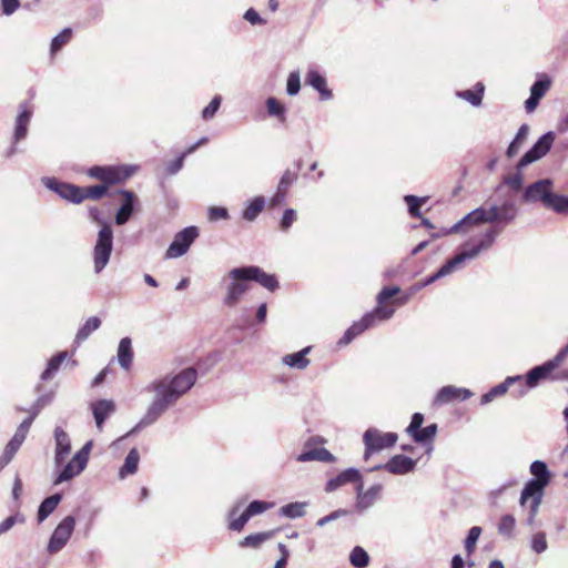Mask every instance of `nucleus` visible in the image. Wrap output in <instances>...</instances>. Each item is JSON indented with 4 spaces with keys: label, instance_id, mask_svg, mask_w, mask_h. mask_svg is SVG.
Instances as JSON below:
<instances>
[{
    "label": "nucleus",
    "instance_id": "1",
    "mask_svg": "<svg viewBox=\"0 0 568 568\" xmlns=\"http://www.w3.org/2000/svg\"><path fill=\"white\" fill-rule=\"evenodd\" d=\"M501 229H499L498 226H493L481 235L477 243H465L462 246V251L458 254H456L453 258L448 260L435 273L427 276L423 281L414 284L412 290L419 291L435 283L436 281L452 274L454 271L460 268L466 261L476 258L483 251H487L494 245L496 237L499 235Z\"/></svg>",
    "mask_w": 568,
    "mask_h": 568
},
{
    "label": "nucleus",
    "instance_id": "2",
    "mask_svg": "<svg viewBox=\"0 0 568 568\" xmlns=\"http://www.w3.org/2000/svg\"><path fill=\"white\" fill-rule=\"evenodd\" d=\"M89 216L102 225L93 248V268L97 274H100L108 265L112 254L113 231L111 225L102 220L101 211L98 207H90Z\"/></svg>",
    "mask_w": 568,
    "mask_h": 568
},
{
    "label": "nucleus",
    "instance_id": "3",
    "mask_svg": "<svg viewBox=\"0 0 568 568\" xmlns=\"http://www.w3.org/2000/svg\"><path fill=\"white\" fill-rule=\"evenodd\" d=\"M197 372L193 367L182 369L174 376L156 379L148 386V390H161L174 403L186 394L195 384Z\"/></svg>",
    "mask_w": 568,
    "mask_h": 568
},
{
    "label": "nucleus",
    "instance_id": "4",
    "mask_svg": "<svg viewBox=\"0 0 568 568\" xmlns=\"http://www.w3.org/2000/svg\"><path fill=\"white\" fill-rule=\"evenodd\" d=\"M555 133L552 131L546 132L542 134L535 143L534 145L521 156V159L517 163V172L511 175H507L504 178V183L508 185L514 191H519L523 187V174L521 170L538 161L542 156H545L554 141H555Z\"/></svg>",
    "mask_w": 568,
    "mask_h": 568
},
{
    "label": "nucleus",
    "instance_id": "5",
    "mask_svg": "<svg viewBox=\"0 0 568 568\" xmlns=\"http://www.w3.org/2000/svg\"><path fill=\"white\" fill-rule=\"evenodd\" d=\"M395 313L393 307L377 305L373 311L367 312L359 321L354 322L338 341L339 346L348 345L356 336L364 333L376 324V321H387Z\"/></svg>",
    "mask_w": 568,
    "mask_h": 568
},
{
    "label": "nucleus",
    "instance_id": "6",
    "mask_svg": "<svg viewBox=\"0 0 568 568\" xmlns=\"http://www.w3.org/2000/svg\"><path fill=\"white\" fill-rule=\"evenodd\" d=\"M529 470L534 478L529 479L521 490L519 499L521 507L526 506L530 496L544 497L545 488L549 485L551 478L548 466L542 460L532 462L530 464Z\"/></svg>",
    "mask_w": 568,
    "mask_h": 568
},
{
    "label": "nucleus",
    "instance_id": "7",
    "mask_svg": "<svg viewBox=\"0 0 568 568\" xmlns=\"http://www.w3.org/2000/svg\"><path fill=\"white\" fill-rule=\"evenodd\" d=\"M244 503L245 498L237 501L227 513V517L230 519L229 529L232 531L240 532L253 516L263 514L273 507V503L253 500L248 504L246 509L237 518H235Z\"/></svg>",
    "mask_w": 568,
    "mask_h": 568
},
{
    "label": "nucleus",
    "instance_id": "8",
    "mask_svg": "<svg viewBox=\"0 0 568 568\" xmlns=\"http://www.w3.org/2000/svg\"><path fill=\"white\" fill-rule=\"evenodd\" d=\"M227 277L230 278V283L225 287L223 304L227 307H234L250 290V280L247 278L244 266L232 268L227 273Z\"/></svg>",
    "mask_w": 568,
    "mask_h": 568
},
{
    "label": "nucleus",
    "instance_id": "9",
    "mask_svg": "<svg viewBox=\"0 0 568 568\" xmlns=\"http://www.w3.org/2000/svg\"><path fill=\"white\" fill-rule=\"evenodd\" d=\"M155 396L140 422L126 434L131 436L140 429L153 425L175 403L161 390H152Z\"/></svg>",
    "mask_w": 568,
    "mask_h": 568
},
{
    "label": "nucleus",
    "instance_id": "10",
    "mask_svg": "<svg viewBox=\"0 0 568 568\" xmlns=\"http://www.w3.org/2000/svg\"><path fill=\"white\" fill-rule=\"evenodd\" d=\"M91 448L92 442L89 440L65 465L60 466V470L54 479V485H60L80 475L88 465Z\"/></svg>",
    "mask_w": 568,
    "mask_h": 568
},
{
    "label": "nucleus",
    "instance_id": "11",
    "mask_svg": "<svg viewBox=\"0 0 568 568\" xmlns=\"http://www.w3.org/2000/svg\"><path fill=\"white\" fill-rule=\"evenodd\" d=\"M556 193L552 192V181L541 179L529 184L523 193L524 203L540 202L546 209L551 207Z\"/></svg>",
    "mask_w": 568,
    "mask_h": 568
},
{
    "label": "nucleus",
    "instance_id": "12",
    "mask_svg": "<svg viewBox=\"0 0 568 568\" xmlns=\"http://www.w3.org/2000/svg\"><path fill=\"white\" fill-rule=\"evenodd\" d=\"M41 182L47 189L54 192L65 201H69L73 204H80L84 201L81 186L68 182H62L57 178L50 176L42 178Z\"/></svg>",
    "mask_w": 568,
    "mask_h": 568
},
{
    "label": "nucleus",
    "instance_id": "13",
    "mask_svg": "<svg viewBox=\"0 0 568 568\" xmlns=\"http://www.w3.org/2000/svg\"><path fill=\"white\" fill-rule=\"evenodd\" d=\"M199 234L196 226H187L178 232L166 250L165 257L178 258L184 255L197 239Z\"/></svg>",
    "mask_w": 568,
    "mask_h": 568
},
{
    "label": "nucleus",
    "instance_id": "14",
    "mask_svg": "<svg viewBox=\"0 0 568 568\" xmlns=\"http://www.w3.org/2000/svg\"><path fill=\"white\" fill-rule=\"evenodd\" d=\"M75 527V518L71 515L64 517L53 530L49 542L48 551L50 554L59 552L71 538Z\"/></svg>",
    "mask_w": 568,
    "mask_h": 568
},
{
    "label": "nucleus",
    "instance_id": "15",
    "mask_svg": "<svg viewBox=\"0 0 568 568\" xmlns=\"http://www.w3.org/2000/svg\"><path fill=\"white\" fill-rule=\"evenodd\" d=\"M481 223H493L491 221V210L486 209L485 206H479L468 214H466L462 220L455 223L449 229H443L439 234H433V237L445 236L454 233H458L466 225H477Z\"/></svg>",
    "mask_w": 568,
    "mask_h": 568
},
{
    "label": "nucleus",
    "instance_id": "16",
    "mask_svg": "<svg viewBox=\"0 0 568 568\" xmlns=\"http://www.w3.org/2000/svg\"><path fill=\"white\" fill-rule=\"evenodd\" d=\"M398 436L396 433H382L377 428H368L363 435V443L371 450L381 452L396 444Z\"/></svg>",
    "mask_w": 568,
    "mask_h": 568
},
{
    "label": "nucleus",
    "instance_id": "17",
    "mask_svg": "<svg viewBox=\"0 0 568 568\" xmlns=\"http://www.w3.org/2000/svg\"><path fill=\"white\" fill-rule=\"evenodd\" d=\"M416 460L405 456V455H395L387 463L376 465L368 469V471H376L379 469L387 470L394 475H405L415 469Z\"/></svg>",
    "mask_w": 568,
    "mask_h": 568
},
{
    "label": "nucleus",
    "instance_id": "18",
    "mask_svg": "<svg viewBox=\"0 0 568 568\" xmlns=\"http://www.w3.org/2000/svg\"><path fill=\"white\" fill-rule=\"evenodd\" d=\"M54 437V466L60 467L65 462L71 453V438L69 434L60 426H57L53 432Z\"/></svg>",
    "mask_w": 568,
    "mask_h": 568
},
{
    "label": "nucleus",
    "instance_id": "19",
    "mask_svg": "<svg viewBox=\"0 0 568 568\" xmlns=\"http://www.w3.org/2000/svg\"><path fill=\"white\" fill-rule=\"evenodd\" d=\"M88 175L101 181L102 184L110 185L122 182L130 174L128 172L123 174L120 169L112 166L94 165L88 170Z\"/></svg>",
    "mask_w": 568,
    "mask_h": 568
},
{
    "label": "nucleus",
    "instance_id": "20",
    "mask_svg": "<svg viewBox=\"0 0 568 568\" xmlns=\"http://www.w3.org/2000/svg\"><path fill=\"white\" fill-rule=\"evenodd\" d=\"M491 221L497 224H509L517 217L518 209L513 201H505L501 205L493 204Z\"/></svg>",
    "mask_w": 568,
    "mask_h": 568
},
{
    "label": "nucleus",
    "instance_id": "21",
    "mask_svg": "<svg viewBox=\"0 0 568 568\" xmlns=\"http://www.w3.org/2000/svg\"><path fill=\"white\" fill-rule=\"evenodd\" d=\"M473 396V393L468 388L456 387V386H444L442 387L434 399L435 405L448 404L453 400L460 399L466 400Z\"/></svg>",
    "mask_w": 568,
    "mask_h": 568
},
{
    "label": "nucleus",
    "instance_id": "22",
    "mask_svg": "<svg viewBox=\"0 0 568 568\" xmlns=\"http://www.w3.org/2000/svg\"><path fill=\"white\" fill-rule=\"evenodd\" d=\"M247 278L261 284L266 290L274 292L278 287V281L275 275L265 273L255 265L244 266Z\"/></svg>",
    "mask_w": 568,
    "mask_h": 568
},
{
    "label": "nucleus",
    "instance_id": "23",
    "mask_svg": "<svg viewBox=\"0 0 568 568\" xmlns=\"http://www.w3.org/2000/svg\"><path fill=\"white\" fill-rule=\"evenodd\" d=\"M361 478V471L357 468L351 467L341 471L337 476L327 480L325 485L326 493H333L339 487L358 481Z\"/></svg>",
    "mask_w": 568,
    "mask_h": 568
},
{
    "label": "nucleus",
    "instance_id": "24",
    "mask_svg": "<svg viewBox=\"0 0 568 568\" xmlns=\"http://www.w3.org/2000/svg\"><path fill=\"white\" fill-rule=\"evenodd\" d=\"M383 485L374 484L368 489L365 490V494L361 495V500H356L355 509L358 513H363L375 505L382 498Z\"/></svg>",
    "mask_w": 568,
    "mask_h": 568
},
{
    "label": "nucleus",
    "instance_id": "25",
    "mask_svg": "<svg viewBox=\"0 0 568 568\" xmlns=\"http://www.w3.org/2000/svg\"><path fill=\"white\" fill-rule=\"evenodd\" d=\"M119 193L125 199L115 214V224L124 225L133 214L135 195L128 190H120Z\"/></svg>",
    "mask_w": 568,
    "mask_h": 568
},
{
    "label": "nucleus",
    "instance_id": "26",
    "mask_svg": "<svg viewBox=\"0 0 568 568\" xmlns=\"http://www.w3.org/2000/svg\"><path fill=\"white\" fill-rule=\"evenodd\" d=\"M306 84L315 89L323 100H331L333 98L332 91L327 88L326 79L317 70L310 69L306 79Z\"/></svg>",
    "mask_w": 568,
    "mask_h": 568
},
{
    "label": "nucleus",
    "instance_id": "27",
    "mask_svg": "<svg viewBox=\"0 0 568 568\" xmlns=\"http://www.w3.org/2000/svg\"><path fill=\"white\" fill-rule=\"evenodd\" d=\"M523 377L520 375L508 376L503 383L491 387L487 393H485L480 398L481 405H487L493 402L496 397L503 396L506 394L508 388L515 383H521Z\"/></svg>",
    "mask_w": 568,
    "mask_h": 568
},
{
    "label": "nucleus",
    "instance_id": "28",
    "mask_svg": "<svg viewBox=\"0 0 568 568\" xmlns=\"http://www.w3.org/2000/svg\"><path fill=\"white\" fill-rule=\"evenodd\" d=\"M115 410V405L109 399H99L92 404V413L97 427L102 428L105 419Z\"/></svg>",
    "mask_w": 568,
    "mask_h": 568
},
{
    "label": "nucleus",
    "instance_id": "29",
    "mask_svg": "<svg viewBox=\"0 0 568 568\" xmlns=\"http://www.w3.org/2000/svg\"><path fill=\"white\" fill-rule=\"evenodd\" d=\"M311 351L312 346H306L296 353L287 354L282 358V363L291 368L303 371L310 365L306 356Z\"/></svg>",
    "mask_w": 568,
    "mask_h": 568
},
{
    "label": "nucleus",
    "instance_id": "30",
    "mask_svg": "<svg viewBox=\"0 0 568 568\" xmlns=\"http://www.w3.org/2000/svg\"><path fill=\"white\" fill-rule=\"evenodd\" d=\"M21 111L16 120V128L13 133V143L19 142L24 139L28 133V124L32 116V111L27 108V105H20Z\"/></svg>",
    "mask_w": 568,
    "mask_h": 568
},
{
    "label": "nucleus",
    "instance_id": "31",
    "mask_svg": "<svg viewBox=\"0 0 568 568\" xmlns=\"http://www.w3.org/2000/svg\"><path fill=\"white\" fill-rule=\"evenodd\" d=\"M118 362L119 365L128 371L132 366L133 362V349H132V342L130 337H123L118 346Z\"/></svg>",
    "mask_w": 568,
    "mask_h": 568
},
{
    "label": "nucleus",
    "instance_id": "32",
    "mask_svg": "<svg viewBox=\"0 0 568 568\" xmlns=\"http://www.w3.org/2000/svg\"><path fill=\"white\" fill-rule=\"evenodd\" d=\"M335 459V456L326 448L306 449L297 456V460L303 463L311 460L333 463Z\"/></svg>",
    "mask_w": 568,
    "mask_h": 568
},
{
    "label": "nucleus",
    "instance_id": "33",
    "mask_svg": "<svg viewBox=\"0 0 568 568\" xmlns=\"http://www.w3.org/2000/svg\"><path fill=\"white\" fill-rule=\"evenodd\" d=\"M61 500L62 495L59 493L44 498L38 508V521H44L55 510Z\"/></svg>",
    "mask_w": 568,
    "mask_h": 568
},
{
    "label": "nucleus",
    "instance_id": "34",
    "mask_svg": "<svg viewBox=\"0 0 568 568\" xmlns=\"http://www.w3.org/2000/svg\"><path fill=\"white\" fill-rule=\"evenodd\" d=\"M551 372L552 368L548 366L547 362L532 367L526 375V387L535 388L540 383V381L546 378Z\"/></svg>",
    "mask_w": 568,
    "mask_h": 568
},
{
    "label": "nucleus",
    "instance_id": "35",
    "mask_svg": "<svg viewBox=\"0 0 568 568\" xmlns=\"http://www.w3.org/2000/svg\"><path fill=\"white\" fill-rule=\"evenodd\" d=\"M265 206V199L262 195L255 196L251 200L244 210L242 211L243 220L247 222H253L257 219V216L262 213Z\"/></svg>",
    "mask_w": 568,
    "mask_h": 568
},
{
    "label": "nucleus",
    "instance_id": "36",
    "mask_svg": "<svg viewBox=\"0 0 568 568\" xmlns=\"http://www.w3.org/2000/svg\"><path fill=\"white\" fill-rule=\"evenodd\" d=\"M308 506V503L306 501H295L290 503L284 506H282L278 510L280 516L290 518V519H296L305 516L306 514V507Z\"/></svg>",
    "mask_w": 568,
    "mask_h": 568
},
{
    "label": "nucleus",
    "instance_id": "37",
    "mask_svg": "<svg viewBox=\"0 0 568 568\" xmlns=\"http://www.w3.org/2000/svg\"><path fill=\"white\" fill-rule=\"evenodd\" d=\"M140 455L136 448L130 449L122 467L119 470V476L125 478L128 475H133L138 470Z\"/></svg>",
    "mask_w": 568,
    "mask_h": 568
},
{
    "label": "nucleus",
    "instance_id": "38",
    "mask_svg": "<svg viewBox=\"0 0 568 568\" xmlns=\"http://www.w3.org/2000/svg\"><path fill=\"white\" fill-rule=\"evenodd\" d=\"M438 427L437 424H430L426 427H420L418 430H416L413 434H409V436L413 438V440L417 444L427 445L432 444L436 434H437Z\"/></svg>",
    "mask_w": 568,
    "mask_h": 568
},
{
    "label": "nucleus",
    "instance_id": "39",
    "mask_svg": "<svg viewBox=\"0 0 568 568\" xmlns=\"http://www.w3.org/2000/svg\"><path fill=\"white\" fill-rule=\"evenodd\" d=\"M485 87L481 82L476 83L475 90L457 91L456 95L469 102L473 106H479L483 101Z\"/></svg>",
    "mask_w": 568,
    "mask_h": 568
},
{
    "label": "nucleus",
    "instance_id": "40",
    "mask_svg": "<svg viewBox=\"0 0 568 568\" xmlns=\"http://www.w3.org/2000/svg\"><path fill=\"white\" fill-rule=\"evenodd\" d=\"M68 352H59L53 357H51L48 362L47 368L41 374L42 381L51 379L54 374L60 369L61 364L67 359Z\"/></svg>",
    "mask_w": 568,
    "mask_h": 568
},
{
    "label": "nucleus",
    "instance_id": "41",
    "mask_svg": "<svg viewBox=\"0 0 568 568\" xmlns=\"http://www.w3.org/2000/svg\"><path fill=\"white\" fill-rule=\"evenodd\" d=\"M273 531L256 532L244 537L240 540L239 546L242 548L257 549L263 542L273 537Z\"/></svg>",
    "mask_w": 568,
    "mask_h": 568
},
{
    "label": "nucleus",
    "instance_id": "42",
    "mask_svg": "<svg viewBox=\"0 0 568 568\" xmlns=\"http://www.w3.org/2000/svg\"><path fill=\"white\" fill-rule=\"evenodd\" d=\"M101 326V320L98 316H92L79 328L75 335V343L84 342L94 331Z\"/></svg>",
    "mask_w": 568,
    "mask_h": 568
},
{
    "label": "nucleus",
    "instance_id": "43",
    "mask_svg": "<svg viewBox=\"0 0 568 568\" xmlns=\"http://www.w3.org/2000/svg\"><path fill=\"white\" fill-rule=\"evenodd\" d=\"M349 562L355 568H366L369 564V556L363 547L355 546L349 554Z\"/></svg>",
    "mask_w": 568,
    "mask_h": 568
},
{
    "label": "nucleus",
    "instance_id": "44",
    "mask_svg": "<svg viewBox=\"0 0 568 568\" xmlns=\"http://www.w3.org/2000/svg\"><path fill=\"white\" fill-rule=\"evenodd\" d=\"M528 130L529 129L527 124H523L518 129L515 139L510 142V144L507 148L506 154L508 158H514L518 153L523 141L526 139L528 134Z\"/></svg>",
    "mask_w": 568,
    "mask_h": 568
},
{
    "label": "nucleus",
    "instance_id": "45",
    "mask_svg": "<svg viewBox=\"0 0 568 568\" xmlns=\"http://www.w3.org/2000/svg\"><path fill=\"white\" fill-rule=\"evenodd\" d=\"M72 37V29L71 28H64L59 34H57L52 41L50 51L52 54L61 50V48L67 44Z\"/></svg>",
    "mask_w": 568,
    "mask_h": 568
},
{
    "label": "nucleus",
    "instance_id": "46",
    "mask_svg": "<svg viewBox=\"0 0 568 568\" xmlns=\"http://www.w3.org/2000/svg\"><path fill=\"white\" fill-rule=\"evenodd\" d=\"M516 525V519L513 515L507 514L501 516L498 524V532L507 538L513 537V531Z\"/></svg>",
    "mask_w": 568,
    "mask_h": 568
},
{
    "label": "nucleus",
    "instance_id": "47",
    "mask_svg": "<svg viewBox=\"0 0 568 568\" xmlns=\"http://www.w3.org/2000/svg\"><path fill=\"white\" fill-rule=\"evenodd\" d=\"M481 528L479 526H474L468 530L467 537L464 541V547L467 552V556H470L476 548V544L478 538L480 537Z\"/></svg>",
    "mask_w": 568,
    "mask_h": 568
},
{
    "label": "nucleus",
    "instance_id": "48",
    "mask_svg": "<svg viewBox=\"0 0 568 568\" xmlns=\"http://www.w3.org/2000/svg\"><path fill=\"white\" fill-rule=\"evenodd\" d=\"M404 201L408 206V213L413 217L420 216V206L427 201V197H418L416 195H405Z\"/></svg>",
    "mask_w": 568,
    "mask_h": 568
},
{
    "label": "nucleus",
    "instance_id": "49",
    "mask_svg": "<svg viewBox=\"0 0 568 568\" xmlns=\"http://www.w3.org/2000/svg\"><path fill=\"white\" fill-rule=\"evenodd\" d=\"M108 186L109 185H105V184H98V185L89 186L87 189L82 187V196H84V200L85 199L100 200L103 195L106 194Z\"/></svg>",
    "mask_w": 568,
    "mask_h": 568
},
{
    "label": "nucleus",
    "instance_id": "50",
    "mask_svg": "<svg viewBox=\"0 0 568 568\" xmlns=\"http://www.w3.org/2000/svg\"><path fill=\"white\" fill-rule=\"evenodd\" d=\"M542 497L541 496H530L529 500L527 501L526 506L528 505L529 513L526 518V523L528 526H532L536 519V516L539 510V506L541 504Z\"/></svg>",
    "mask_w": 568,
    "mask_h": 568
},
{
    "label": "nucleus",
    "instance_id": "51",
    "mask_svg": "<svg viewBox=\"0 0 568 568\" xmlns=\"http://www.w3.org/2000/svg\"><path fill=\"white\" fill-rule=\"evenodd\" d=\"M549 87L550 80L548 77L545 75L541 79H538L537 81L534 82V84L530 88V94L541 99L548 91Z\"/></svg>",
    "mask_w": 568,
    "mask_h": 568
},
{
    "label": "nucleus",
    "instance_id": "52",
    "mask_svg": "<svg viewBox=\"0 0 568 568\" xmlns=\"http://www.w3.org/2000/svg\"><path fill=\"white\" fill-rule=\"evenodd\" d=\"M266 109L270 115L284 120L285 106L277 99L270 97L266 100Z\"/></svg>",
    "mask_w": 568,
    "mask_h": 568
},
{
    "label": "nucleus",
    "instance_id": "53",
    "mask_svg": "<svg viewBox=\"0 0 568 568\" xmlns=\"http://www.w3.org/2000/svg\"><path fill=\"white\" fill-rule=\"evenodd\" d=\"M19 446L9 442L6 447H4V450L2 453V455L0 456V471L12 460V458L14 457L16 453L19 450Z\"/></svg>",
    "mask_w": 568,
    "mask_h": 568
},
{
    "label": "nucleus",
    "instance_id": "54",
    "mask_svg": "<svg viewBox=\"0 0 568 568\" xmlns=\"http://www.w3.org/2000/svg\"><path fill=\"white\" fill-rule=\"evenodd\" d=\"M24 520V516L20 513H16L14 515L7 517L0 523V536L9 531L16 524H23Z\"/></svg>",
    "mask_w": 568,
    "mask_h": 568
},
{
    "label": "nucleus",
    "instance_id": "55",
    "mask_svg": "<svg viewBox=\"0 0 568 568\" xmlns=\"http://www.w3.org/2000/svg\"><path fill=\"white\" fill-rule=\"evenodd\" d=\"M349 514V511L347 509H344V508H338L332 513H329L328 515L320 518L317 521H316V526L322 528L324 527L325 525L332 523V521H335L342 517H345Z\"/></svg>",
    "mask_w": 568,
    "mask_h": 568
},
{
    "label": "nucleus",
    "instance_id": "56",
    "mask_svg": "<svg viewBox=\"0 0 568 568\" xmlns=\"http://www.w3.org/2000/svg\"><path fill=\"white\" fill-rule=\"evenodd\" d=\"M301 90V79L298 71L290 73L286 83V92L288 95H296Z\"/></svg>",
    "mask_w": 568,
    "mask_h": 568
},
{
    "label": "nucleus",
    "instance_id": "57",
    "mask_svg": "<svg viewBox=\"0 0 568 568\" xmlns=\"http://www.w3.org/2000/svg\"><path fill=\"white\" fill-rule=\"evenodd\" d=\"M531 548L537 554H542L547 550L548 544L546 540V534L544 531H539L532 536Z\"/></svg>",
    "mask_w": 568,
    "mask_h": 568
},
{
    "label": "nucleus",
    "instance_id": "58",
    "mask_svg": "<svg viewBox=\"0 0 568 568\" xmlns=\"http://www.w3.org/2000/svg\"><path fill=\"white\" fill-rule=\"evenodd\" d=\"M221 102H222V97L221 95H215L211 100V102L203 109L202 118L204 120L212 119L215 115V113L217 112V110L220 109Z\"/></svg>",
    "mask_w": 568,
    "mask_h": 568
},
{
    "label": "nucleus",
    "instance_id": "59",
    "mask_svg": "<svg viewBox=\"0 0 568 568\" xmlns=\"http://www.w3.org/2000/svg\"><path fill=\"white\" fill-rule=\"evenodd\" d=\"M296 179H297L296 172L286 170L280 179L277 189L286 193L288 187L294 183V181Z\"/></svg>",
    "mask_w": 568,
    "mask_h": 568
},
{
    "label": "nucleus",
    "instance_id": "60",
    "mask_svg": "<svg viewBox=\"0 0 568 568\" xmlns=\"http://www.w3.org/2000/svg\"><path fill=\"white\" fill-rule=\"evenodd\" d=\"M400 288L398 286H385L382 288V291L378 293L376 300H377V305H381V306H384L383 304L394 297L395 295H397L399 293Z\"/></svg>",
    "mask_w": 568,
    "mask_h": 568
},
{
    "label": "nucleus",
    "instance_id": "61",
    "mask_svg": "<svg viewBox=\"0 0 568 568\" xmlns=\"http://www.w3.org/2000/svg\"><path fill=\"white\" fill-rule=\"evenodd\" d=\"M550 210L560 214H568V196L556 194Z\"/></svg>",
    "mask_w": 568,
    "mask_h": 568
},
{
    "label": "nucleus",
    "instance_id": "62",
    "mask_svg": "<svg viewBox=\"0 0 568 568\" xmlns=\"http://www.w3.org/2000/svg\"><path fill=\"white\" fill-rule=\"evenodd\" d=\"M297 213L293 209H286L283 213V216L280 222V227L282 231L286 232L292 224L296 221Z\"/></svg>",
    "mask_w": 568,
    "mask_h": 568
},
{
    "label": "nucleus",
    "instance_id": "63",
    "mask_svg": "<svg viewBox=\"0 0 568 568\" xmlns=\"http://www.w3.org/2000/svg\"><path fill=\"white\" fill-rule=\"evenodd\" d=\"M568 356V343L557 353V355L547 361L548 366L555 371Z\"/></svg>",
    "mask_w": 568,
    "mask_h": 568
},
{
    "label": "nucleus",
    "instance_id": "64",
    "mask_svg": "<svg viewBox=\"0 0 568 568\" xmlns=\"http://www.w3.org/2000/svg\"><path fill=\"white\" fill-rule=\"evenodd\" d=\"M568 356V343L557 353V355L547 361L548 366L555 371Z\"/></svg>",
    "mask_w": 568,
    "mask_h": 568
}]
</instances>
